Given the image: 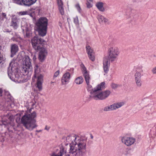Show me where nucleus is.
I'll return each instance as SVG.
<instances>
[{"label":"nucleus","mask_w":156,"mask_h":156,"mask_svg":"<svg viewBox=\"0 0 156 156\" xmlns=\"http://www.w3.org/2000/svg\"><path fill=\"white\" fill-rule=\"evenodd\" d=\"M83 81V79L82 77L79 76L76 78L75 80V83L77 84H80Z\"/></svg>","instance_id":"nucleus-23"},{"label":"nucleus","mask_w":156,"mask_h":156,"mask_svg":"<svg viewBox=\"0 0 156 156\" xmlns=\"http://www.w3.org/2000/svg\"><path fill=\"white\" fill-rule=\"evenodd\" d=\"M114 110H115L113 104L105 106L103 108V110L105 112H108Z\"/></svg>","instance_id":"nucleus-24"},{"label":"nucleus","mask_w":156,"mask_h":156,"mask_svg":"<svg viewBox=\"0 0 156 156\" xmlns=\"http://www.w3.org/2000/svg\"><path fill=\"white\" fill-rule=\"evenodd\" d=\"M2 90L0 88V96L2 94Z\"/></svg>","instance_id":"nucleus-41"},{"label":"nucleus","mask_w":156,"mask_h":156,"mask_svg":"<svg viewBox=\"0 0 156 156\" xmlns=\"http://www.w3.org/2000/svg\"><path fill=\"white\" fill-rule=\"evenodd\" d=\"M48 23V19L44 17L40 18L36 22L35 24L36 30L40 36L44 37L46 35Z\"/></svg>","instance_id":"nucleus-5"},{"label":"nucleus","mask_w":156,"mask_h":156,"mask_svg":"<svg viewBox=\"0 0 156 156\" xmlns=\"http://www.w3.org/2000/svg\"><path fill=\"white\" fill-rule=\"evenodd\" d=\"M17 63L13 60L10 63L8 68V76L12 80L17 83L26 82L30 78L32 73V67L30 59L28 56H25L23 59V65L19 73Z\"/></svg>","instance_id":"nucleus-1"},{"label":"nucleus","mask_w":156,"mask_h":156,"mask_svg":"<svg viewBox=\"0 0 156 156\" xmlns=\"http://www.w3.org/2000/svg\"><path fill=\"white\" fill-rule=\"evenodd\" d=\"M2 16H3L5 17L6 16V14L5 13H2Z\"/></svg>","instance_id":"nucleus-38"},{"label":"nucleus","mask_w":156,"mask_h":156,"mask_svg":"<svg viewBox=\"0 0 156 156\" xmlns=\"http://www.w3.org/2000/svg\"><path fill=\"white\" fill-rule=\"evenodd\" d=\"M87 84V90L90 93V97L93 98V96L92 95V93L94 92L95 90H97L96 89L98 88L100 85V84L98 85L94 89L93 88L92 86L90 84V83Z\"/></svg>","instance_id":"nucleus-15"},{"label":"nucleus","mask_w":156,"mask_h":156,"mask_svg":"<svg viewBox=\"0 0 156 156\" xmlns=\"http://www.w3.org/2000/svg\"><path fill=\"white\" fill-rule=\"evenodd\" d=\"M111 86L112 89H115L118 87V85L116 84L112 83L111 84Z\"/></svg>","instance_id":"nucleus-31"},{"label":"nucleus","mask_w":156,"mask_h":156,"mask_svg":"<svg viewBox=\"0 0 156 156\" xmlns=\"http://www.w3.org/2000/svg\"><path fill=\"white\" fill-rule=\"evenodd\" d=\"M34 74L32 79V80L33 81H34L35 79L37 80V87L38 88L39 91H41L42 89L43 76L42 75L39 74L40 72V69L37 65H35V66L34 67Z\"/></svg>","instance_id":"nucleus-6"},{"label":"nucleus","mask_w":156,"mask_h":156,"mask_svg":"<svg viewBox=\"0 0 156 156\" xmlns=\"http://www.w3.org/2000/svg\"><path fill=\"white\" fill-rule=\"evenodd\" d=\"M21 4L27 6H30L34 3L37 0H21Z\"/></svg>","instance_id":"nucleus-19"},{"label":"nucleus","mask_w":156,"mask_h":156,"mask_svg":"<svg viewBox=\"0 0 156 156\" xmlns=\"http://www.w3.org/2000/svg\"><path fill=\"white\" fill-rule=\"evenodd\" d=\"M58 5H61L63 4L62 0H57Z\"/></svg>","instance_id":"nucleus-34"},{"label":"nucleus","mask_w":156,"mask_h":156,"mask_svg":"<svg viewBox=\"0 0 156 156\" xmlns=\"http://www.w3.org/2000/svg\"><path fill=\"white\" fill-rule=\"evenodd\" d=\"M53 83V82H51V83Z\"/></svg>","instance_id":"nucleus-45"},{"label":"nucleus","mask_w":156,"mask_h":156,"mask_svg":"<svg viewBox=\"0 0 156 156\" xmlns=\"http://www.w3.org/2000/svg\"><path fill=\"white\" fill-rule=\"evenodd\" d=\"M132 2H136V0H132Z\"/></svg>","instance_id":"nucleus-43"},{"label":"nucleus","mask_w":156,"mask_h":156,"mask_svg":"<svg viewBox=\"0 0 156 156\" xmlns=\"http://www.w3.org/2000/svg\"><path fill=\"white\" fill-rule=\"evenodd\" d=\"M60 73L59 71V70L56 71L54 73L53 77L55 78L58 76L59 75Z\"/></svg>","instance_id":"nucleus-32"},{"label":"nucleus","mask_w":156,"mask_h":156,"mask_svg":"<svg viewBox=\"0 0 156 156\" xmlns=\"http://www.w3.org/2000/svg\"><path fill=\"white\" fill-rule=\"evenodd\" d=\"M41 131H42V130H36V132H38V133H39V132H41Z\"/></svg>","instance_id":"nucleus-40"},{"label":"nucleus","mask_w":156,"mask_h":156,"mask_svg":"<svg viewBox=\"0 0 156 156\" xmlns=\"http://www.w3.org/2000/svg\"><path fill=\"white\" fill-rule=\"evenodd\" d=\"M50 129V127L49 126H45L44 129L47 130L48 131L49 129Z\"/></svg>","instance_id":"nucleus-37"},{"label":"nucleus","mask_w":156,"mask_h":156,"mask_svg":"<svg viewBox=\"0 0 156 156\" xmlns=\"http://www.w3.org/2000/svg\"><path fill=\"white\" fill-rule=\"evenodd\" d=\"M142 70L140 71H136L134 75L135 83L136 86L138 87H140L142 85V82L141 80V77L143 76Z\"/></svg>","instance_id":"nucleus-10"},{"label":"nucleus","mask_w":156,"mask_h":156,"mask_svg":"<svg viewBox=\"0 0 156 156\" xmlns=\"http://www.w3.org/2000/svg\"><path fill=\"white\" fill-rule=\"evenodd\" d=\"M87 0V1H88L90 2H93V0Z\"/></svg>","instance_id":"nucleus-44"},{"label":"nucleus","mask_w":156,"mask_h":156,"mask_svg":"<svg viewBox=\"0 0 156 156\" xmlns=\"http://www.w3.org/2000/svg\"><path fill=\"white\" fill-rule=\"evenodd\" d=\"M136 140V139L132 137L125 136L121 137L122 143L127 147H130L133 145Z\"/></svg>","instance_id":"nucleus-9"},{"label":"nucleus","mask_w":156,"mask_h":156,"mask_svg":"<svg viewBox=\"0 0 156 156\" xmlns=\"http://www.w3.org/2000/svg\"><path fill=\"white\" fill-rule=\"evenodd\" d=\"M96 6L99 11L102 12L104 11L105 9L103 3L101 2H98L96 4Z\"/></svg>","instance_id":"nucleus-21"},{"label":"nucleus","mask_w":156,"mask_h":156,"mask_svg":"<svg viewBox=\"0 0 156 156\" xmlns=\"http://www.w3.org/2000/svg\"><path fill=\"white\" fill-rule=\"evenodd\" d=\"M65 153L64 148L63 147H61L59 150H58L56 152L53 153L51 156H62Z\"/></svg>","instance_id":"nucleus-18"},{"label":"nucleus","mask_w":156,"mask_h":156,"mask_svg":"<svg viewBox=\"0 0 156 156\" xmlns=\"http://www.w3.org/2000/svg\"><path fill=\"white\" fill-rule=\"evenodd\" d=\"M73 21L76 25H78L79 24V21L77 16H76L73 18Z\"/></svg>","instance_id":"nucleus-27"},{"label":"nucleus","mask_w":156,"mask_h":156,"mask_svg":"<svg viewBox=\"0 0 156 156\" xmlns=\"http://www.w3.org/2000/svg\"><path fill=\"white\" fill-rule=\"evenodd\" d=\"M76 7L77 9V10L79 12H81V9L80 6V5L79 4H77L76 5Z\"/></svg>","instance_id":"nucleus-30"},{"label":"nucleus","mask_w":156,"mask_h":156,"mask_svg":"<svg viewBox=\"0 0 156 156\" xmlns=\"http://www.w3.org/2000/svg\"><path fill=\"white\" fill-rule=\"evenodd\" d=\"M108 58L111 62L117 60L119 54V48L116 47L110 48L108 51Z\"/></svg>","instance_id":"nucleus-7"},{"label":"nucleus","mask_w":156,"mask_h":156,"mask_svg":"<svg viewBox=\"0 0 156 156\" xmlns=\"http://www.w3.org/2000/svg\"><path fill=\"white\" fill-rule=\"evenodd\" d=\"M2 4L0 3V11L1 10Z\"/></svg>","instance_id":"nucleus-42"},{"label":"nucleus","mask_w":156,"mask_h":156,"mask_svg":"<svg viewBox=\"0 0 156 156\" xmlns=\"http://www.w3.org/2000/svg\"><path fill=\"white\" fill-rule=\"evenodd\" d=\"M3 64V59L0 57V67L2 66Z\"/></svg>","instance_id":"nucleus-36"},{"label":"nucleus","mask_w":156,"mask_h":156,"mask_svg":"<svg viewBox=\"0 0 156 156\" xmlns=\"http://www.w3.org/2000/svg\"><path fill=\"white\" fill-rule=\"evenodd\" d=\"M110 61H109L108 59L106 58H105L103 61V69L104 72L107 73L109 70L110 66Z\"/></svg>","instance_id":"nucleus-16"},{"label":"nucleus","mask_w":156,"mask_h":156,"mask_svg":"<svg viewBox=\"0 0 156 156\" xmlns=\"http://www.w3.org/2000/svg\"><path fill=\"white\" fill-rule=\"evenodd\" d=\"M14 3L19 4L22 5L21 2L20 0H12Z\"/></svg>","instance_id":"nucleus-29"},{"label":"nucleus","mask_w":156,"mask_h":156,"mask_svg":"<svg viewBox=\"0 0 156 156\" xmlns=\"http://www.w3.org/2000/svg\"><path fill=\"white\" fill-rule=\"evenodd\" d=\"M71 78L70 73L66 72L64 73L61 79V83L62 85H66L69 82Z\"/></svg>","instance_id":"nucleus-13"},{"label":"nucleus","mask_w":156,"mask_h":156,"mask_svg":"<svg viewBox=\"0 0 156 156\" xmlns=\"http://www.w3.org/2000/svg\"><path fill=\"white\" fill-rule=\"evenodd\" d=\"M19 15L20 16L24 15L29 14V12L28 11H23L19 12Z\"/></svg>","instance_id":"nucleus-26"},{"label":"nucleus","mask_w":156,"mask_h":156,"mask_svg":"<svg viewBox=\"0 0 156 156\" xmlns=\"http://www.w3.org/2000/svg\"><path fill=\"white\" fill-rule=\"evenodd\" d=\"M9 122H8L7 123H5V122H3V124L5 125H7L8 124H9Z\"/></svg>","instance_id":"nucleus-39"},{"label":"nucleus","mask_w":156,"mask_h":156,"mask_svg":"<svg viewBox=\"0 0 156 156\" xmlns=\"http://www.w3.org/2000/svg\"><path fill=\"white\" fill-rule=\"evenodd\" d=\"M97 18L99 23L101 24L104 23L108 24L109 23L108 19L102 15H98L97 16Z\"/></svg>","instance_id":"nucleus-17"},{"label":"nucleus","mask_w":156,"mask_h":156,"mask_svg":"<svg viewBox=\"0 0 156 156\" xmlns=\"http://www.w3.org/2000/svg\"><path fill=\"white\" fill-rule=\"evenodd\" d=\"M18 51V46L16 44H13L12 45L11 47V52L12 54L11 55V57H12Z\"/></svg>","instance_id":"nucleus-20"},{"label":"nucleus","mask_w":156,"mask_h":156,"mask_svg":"<svg viewBox=\"0 0 156 156\" xmlns=\"http://www.w3.org/2000/svg\"><path fill=\"white\" fill-rule=\"evenodd\" d=\"M32 59L34 61H35L36 59V56L35 54H33L32 55Z\"/></svg>","instance_id":"nucleus-35"},{"label":"nucleus","mask_w":156,"mask_h":156,"mask_svg":"<svg viewBox=\"0 0 156 156\" xmlns=\"http://www.w3.org/2000/svg\"><path fill=\"white\" fill-rule=\"evenodd\" d=\"M19 19L15 16H13L11 19V26L14 29H16L19 26Z\"/></svg>","instance_id":"nucleus-14"},{"label":"nucleus","mask_w":156,"mask_h":156,"mask_svg":"<svg viewBox=\"0 0 156 156\" xmlns=\"http://www.w3.org/2000/svg\"><path fill=\"white\" fill-rule=\"evenodd\" d=\"M105 82H102L98 88L95 90L94 93H92L93 98L95 100H103L107 98L111 94V92L109 90H105L104 91H101V90L105 88Z\"/></svg>","instance_id":"nucleus-4"},{"label":"nucleus","mask_w":156,"mask_h":156,"mask_svg":"<svg viewBox=\"0 0 156 156\" xmlns=\"http://www.w3.org/2000/svg\"><path fill=\"white\" fill-rule=\"evenodd\" d=\"M113 104L114 110H115L123 105L124 104V103L123 102H122L115 103Z\"/></svg>","instance_id":"nucleus-22"},{"label":"nucleus","mask_w":156,"mask_h":156,"mask_svg":"<svg viewBox=\"0 0 156 156\" xmlns=\"http://www.w3.org/2000/svg\"><path fill=\"white\" fill-rule=\"evenodd\" d=\"M33 27V25L30 24H27L24 20L22 21L21 28L24 34L25 33V36L29 37L31 36V30Z\"/></svg>","instance_id":"nucleus-8"},{"label":"nucleus","mask_w":156,"mask_h":156,"mask_svg":"<svg viewBox=\"0 0 156 156\" xmlns=\"http://www.w3.org/2000/svg\"><path fill=\"white\" fill-rule=\"evenodd\" d=\"M151 71L153 74H156V66L152 69Z\"/></svg>","instance_id":"nucleus-33"},{"label":"nucleus","mask_w":156,"mask_h":156,"mask_svg":"<svg viewBox=\"0 0 156 156\" xmlns=\"http://www.w3.org/2000/svg\"><path fill=\"white\" fill-rule=\"evenodd\" d=\"M81 67L82 68V72L86 83L87 84H88L90 83V77L89 73L83 64L81 65Z\"/></svg>","instance_id":"nucleus-11"},{"label":"nucleus","mask_w":156,"mask_h":156,"mask_svg":"<svg viewBox=\"0 0 156 156\" xmlns=\"http://www.w3.org/2000/svg\"><path fill=\"white\" fill-rule=\"evenodd\" d=\"M59 12L62 15H63L64 13V9L63 4L58 5Z\"/></svg>","instance_id":"nucleus-25"},{"label":"nucleus","mask_w":156,"mask_h":156,"mask_svg":"<svg viewBox=\"0 0 156 156\" xmlns=\"http://www.w3.org/2000/svg\"><path fill=\"white\" fill-rule=\"evenodd\" d=\"M86 5L87 8H90L92 7L93 6L92 2H91L88 1H87Z\"/></svg>","instance_id":"nucleus-28"},{"label":"nucleus","mask_w":156,"mask_h":156,"mask_svg":"<svg viewBox=\"0 0 156 156\" xmlns=\"http://www.w3.org/2000/svg\"><path fill=\"white\" fill-rule=\"evenodd\" d=\"M37 116L35 112L29 114L25 113L22 117L21 122L23 126L30 131H32L38 126L36 124V121L35 118Z\"/></svg>","instance_id":"nucleus-2"},{"label":"nucleus","mask_w":156,"mask_h":156,"mask_svg":"<svg viewBox=\"0 0 156 156\" xmlns=\"http://www.w3.org/2000/svg\"><path fill=\"white\" fill-rule=\"evenodd\" d=\"M44 41L41 38H38L36 37H34L31 40V43L34 48L35 50H40L39 58L41 61L43 60L47 55L46 50L42 47V44Z\"/></svg>","instance_id":"nucleus-3"},{"label":"nucleus","mask_w":156,"mask_h":156,"mask_svg":"<svg viewBox=\"0 0 156 156\" xmlns=\"http://www.w3.org/2000/svg\"><path fill=\"white\" fill-rule=\"evenodd\" d=\"M86 48L89 59L92 61H94L95 60V56L94 52L93 49L90 46L88 45H87L86 46Z\"/></svg>","instance_id":"nucleus-12"}]
</instances>
